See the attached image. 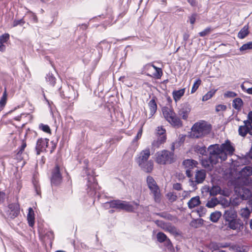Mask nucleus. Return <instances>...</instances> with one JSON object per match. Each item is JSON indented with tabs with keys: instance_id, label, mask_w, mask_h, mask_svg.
Here are the masks:
<instances>
[{
	"instance_id": "nucleus-1",
	"label": "nucleus",
	"mask_w": 252,
	"mask_h": 252,
	"mask_svg": "<svg viewBox=\"0 0 252 252\" xmlns=\"http://www.w3.org/2000/svg\"><path fill=\"white\" fill-rule=\"evenodd\" d=\"M207 150L209 156L202 159V164L206 168H211L214 165L220 161H225V154L222 152L220 144H216L210 145Z\"/></svg>"
},
{
	"instance_id": "nucleus-2",
	"label": "nucleus",
	"mask_w": 252,
	"mask_h": 252,
	"mask_svg": "<svg viewBox=\"0 0 252 252\" xmlns=\"http://www.w3.org/2000/svg\"><path fill=\"white\" fill-rule=\"evenodd\" d=\"M211 129V125L204 121H200L192 126L191 135L195 138L203 137L209 134Z\"/></svg>"
},
{
	"instance_id": "nucleus-3",
	"label": "nucleus",
	"mask_w": 252,
	"mask_h": 252,
	"mask_svg": "<svg viewBox=\"0 0 252 252\" xmlns=\"http://www.w3.org/2000/svg\"><path fill=\"white\" fill-rule=\"evenodd\" d=\"M162 111L164 117L172 126L180 127L182 126V122L176 115L173 109L168 107H163Z\"/></svg>"
},
{
	"instance_id": "nucleus-4",
	"label": "nucleus",
	"mask_w": 252,
	"mask_h": 252,
	"mask_svg": "<svg viewBox=\"0 0 252 252\" xmlns=\"http://www.w3.org/2000/svg\"><path fill=\"white\" fill-rule=\"evenodd\" d=\"M240 175L236 180L237 183L241 185H247L252 189V180L250 177L252 175V167L250 166L244 167L240 171Z\"/></svg>"
},
{
	"instance_id": "nucleus-5",
	"label": "nucleus",
	"mask_w": 252,
	"mask_h": 252,
	"mask_svg": "<svg viewBox=\"0 0 252 252\" xmlns=\"http://www.w3.org/2000/svg\"><path fill=\"white\" fill-rule=\"evenodd\" d=\"M174 154L167 150H162L157 153L156 161L160 164L171 163L174 160Z\"/></svg>"
},
{
	"instance_id": "nucleus-6",
	"label": "nucleus",
	"mask_w": 252,
	"mask_h": 252,
	"mask_svg": "<svg viewBox=\"0 0 252 252\" xmlns=\"http://www.w3.org/2000/svg\"><path fill=\"white\" fill-rule=\"evenodd\" d=\"M147 183L149 189L153 194L154 200L157 202H159L160 200V193L159 187L156 182L151 176H148L147 178Z\"/></svg>"
},
{
	"instance_id": "nucleus-7",
	"label": "nucleus",
	"mask_w": 252,
	"mask_h": 252,
	"mask_svg": "<svg viewBox=\"0 0 252 252\" xmlns=\"http://www.w3.org/2000/svg\"><path fill=\"white\" fill-rule=\"evenodd\" d=\"M107 203L109 204L111 208L124 210L127 212H133L136 209L129 202L125 201L115 200Z\"/></svg>"
},
{
	"instance_id": "nucleus-8",
	"label": "nucleus",
	"mask_w": 252,
	"mask_h": 252,
	"mask_svg": "<svg viewBox=\"0 0 252 252\" xmlns=\"http://www.w3.org/2000/svg\"><path fill=\"white\" fill-rule=\"evenodd\" d=\"M246 186L249 187L247 185H241L240 183H237V181L234 182V191L242 200L248 199L251 195L250 190Z\"/></svg>"
},
{
	"instance_id": "nucleus-9",
	"label": "nucleus",
	"mask_w": 252,
	"mask_h": 252,
	"mask_svg": "<svg viewBox=\"0 0 252 252\" xmlns=\"http://www.w3.org/2000/svg\"><path fill=\"white\" fill-rule=\"evenodd\" d=\"M156 223L163 230L168 232L174 236H180L181 232L171 223L164 222L163 221L157 220Z\"/></svg>"
},
{
	"instance_id": "nucleus-10",
	"label": "nucleus",
	"mask_w": 252,
	"mask_h": 252,
	"mask_svg": "<svg viewBox=\"0 0 252 252\" xmlns=\"http://www.w3.org/2000/svg\"><path fill=\"white\" fill-rule=\"evenodd\" d=\"M63 180L62 175L61 173L60 167L56 165L52 169L51 177V183L53 186H58L61 184Z\"/></svg>"
},
{
	"instance_id": "nucleus-11",
	"label": "nucleus",
	"mask_w": 252,
	"mask_h": 252,
	"mask_svg": "<svg viewBox=\"0 0 252 252\" xmlns=\"http://www.w3.org/2000/svg\"><path fill=\"white\" fill-rule=\"evenodd\" d=\"M227 228L240 232L242 231L244 228V223L240 219L236 218L225 224Z\"/></svg>"
},
{
	"instance_id": "nucleus-12",
	"label": "nucleus",
	"mask_w": 252,
	"mask_h": 252,
	"mask_svg": "<svg viewBox=\"0 0 252 252\" xmlns=\"http://www.w3.org/2000/svg\"><path fill=\"white\" fill-rule=\"evenodd\" d=\"M222 152L225 154V159L228 156H232L235 151V148L229 140H226L224 143L220 145Z\"/></svg>"
},
{
	"instance_id": "nucleus-13",
	"label": "nucleus",
	"mask_w": 252,
	"mask_h": 252,
	"mask_svg": "<svg viewBox=\"0 0 252 252\" xmlns=\"http://www.w3.org/2000/svg\"><path fill=\"white\" fill-rule=\"evenodd\" d=\"M206 175V174L205 170H197L195 175V180L193 181L192 180H190V185L194 188L197 184L202 183L205 179Z\"/></svg>"
},
{
	"instance_id": "nucleus-14",
	"label": "nucleus",
	"mask_w": 252,
	"mask_h": 252,
	"mask_svg": "<svg viewBox=\"0 0 252 252\" xmlns=\"http://www.w3.org/2000/svg\"><path fill=\"white\" fill-rule=\"evenodd\" d=\"M8 217L13 219L17 217L20 213V206L17 203L9 204L8 206Z\"/></svg>"
},
{
	"instance_id": "nucleus-15",
	"label": "nucleus",
	"mask_w": 252,
	"mask_h": 252,
	"mask_svg": "<svg viewBox=\"0 0 252 252\" xmlns=\"http://www.w3.org/2000/svg\"><path fill=\"white\" fill-rule=\"evenodd\" d=\"M197 164V162L193 159H186L183 161V164L186 169V173L188 177L190 178L192 176L191 169L196 167Z\"/></svg>"
},
{
	"instance_id": "nucleus-16",
	"label": "nucleus",
	"mask_w": 252,
	"mask_h": 252,
	"mask_svg": "<svg viewBox=\"0 0 252 252\" xmlns=\"http://www.w3.org/2000/svg\"><path fill=\"white\" fill-rule=\"evenodd\" d=\"M223 218L225 221V224L236 218H237V214L236 211L234 208H229L224 211L223 215Z\"/></svg>"
},
{
	"instance_id": "nucleus-17",
	"label": "nucleus",
	"mask_w": 252,
	"mask_h": 252,
	"mask_svg": "<svg viewBox=\"0 0 252 252\" xmlns=\"http://www.w3.org/2000/svg\"><path fill=\"white\" fill-rule=\"evenodd\" d=\"M48 141L49 139L47 138H40L37 140L35 147L37 155H39L40 152L46 150L48 146Z\"/></svg>"
},
{
	"instance_id": "nucleus-18",
	"label": "nucleus",
	"mask_w": 252,
	"mask_h": 252,
	"mask_svg": "<svg viewBox=\"0 0 252 252\" xmlns=\"http://www.w3.org/2000/svg\"><path fill=\"white\" fill-rule=\"evenodd\" d=\"M150 156V151L149 149H146L142 151L139 154L138 158H136V162L138 165H142L145 162L148 161V159Z\"/></svg>"
},
{
	"instance_id": "nucleus-19",
	"label": "nucleus",
	"mask_w": 252,
	"mask_h": 252,
	"mask_svg": "<svg viewBox=\"0 0 252 252\" xmlns=\"http://www.w3.org/2000/svg\"><path fill=\"white\" fill-rule=\"evenodd\" d=\"M62 87L59 89L61 96L68 98H75V93L72 87L65 86L64 91H61Z\"/></svg>"
},
{
	"instance_id": "nucleus-20",
	"label": "nucleus",
	"mask_w": 252,
	"mask_h": 252,
	"mask_svg": "<svg viewBox=\"0 0 252 252\" xmlns=\"http://www.w3.org/2000/svg\"><path fill=\"white\" fill-rule=\"evenodd\" d=\"M244 125L241 126L239 127L238 132L240 135L245 136L248 133L250 134V131L252 128V125L249 121H244Z\"/></svg>"
},
{
	"instance_id": "nucleus-21",
	"label": "nucleus",
	"mask_w": 252,
	"mask_h": 252,
	"mask_svg": "<svg viewBox=\"0 0 252 252\" xmlns=\"http://www.w3.org/2000/svg\"><path fill=\"white\" fill-rule=\"evenodd\" d=\"M190 111V106L188 103H184L181 105V108L178 111V114L182 118L186 120L188 117V115Z\"/></svg>"
},
{
	"instance_id": "nucleus-22",
	"label": "nucleus",
	"mask_w": 252,
	"mask_h": 252,
	"mask_svg": "<svg viewBox=\"0 0 252 252\" xmlns=\"http://www.w3.org/2000/svg\"><path fill=\"white\" fill-rule=\"evenodd\" d=\"M229 244L227 243L223 244L216 242H211L209 244L208 247L211 250L214 251L219 250L221 248H227L229 247Z\"/></svg>"
},
{
	"instance_id": "nucleus-23",
	"label": "nucleus",
	"mask_w": 252,
	"mask_h": 252,
	"mask_svg": "<svg viewBox=\"0 0 252 252\" xmlns=\"http://www.w3.org/2000/svg\"><path fill=\"white\" fill-rule=\"evenodd\" d=\"M185 88L180 89L179 90H174L172 92L173 99L176 102L180 100L181 97L184 95L185 93Z\"/></svg>"
},
{
	"instance_id": "nucleus-24",
	"label": "nucleus",
	"mask_w": 252,
	"mask_h": 252,
	"mask_svg": "<svg viewBox=\"0 0 252 252\" xmlns=\"http://www.w3.org/2000/svg\"><path fill=\"white\" fill-rule=\"evenodd\" d=\"M153 162L152 160H149L145 162L144 163H143L142 165H139V166L143 171L149 173L153 170Z\"/></svg>"
},
{
	"instance_id": "nucleus-25",
	"label": "nucleus",
	"mask_w": 252,
	"mask_h": 252,
	"mask_svg": "<svg viewBox=\"0 0 252 252\" xmlns=\"http://www.w3.org/2000/svg\"><path fill=\"white\" fill-rule=\"evenodd\" d=\"M157 140H154L152 143V145L155 148H158L160 145L163 144L166 140V135L158 136Z\"/></svg>"
},
{
	"instance_id": "nucleus-26",
	"label": "nucleus",
	"mask_w": 252,
	"mask_h": 252,
	"mask_svg": "<svg viewBox=\"0 0 252 252\" xmlns=\"http://www.w3.org/2000/svg\"><path fill=\"white\" fill-rule=\"evenodd\" d=\"M200 203L199 197L197 196L192 197L188 202V205L189 209H192Z\"/></svg>"
},
{
	"instance_id": "nucleus-27",
	"label": "nucleus",
	"mask_w": 252,
	"mask_h": 252,
	"mask_svg": "<svg viewBox=\"0 0 252 252\" xmlns=\"http://www.w3.org/2000/svg\"><path fill=\"white\" fill-rule=\"evenodd\" d=\"M149 107L150 110V117L154 115L157 110V105L155 99H152L148 103Z\"/></svg>"
},
{
	"instance_id": "nucleus-28",
	"label": "nucleus",
	"mask_w": 252,
	"mask_h": 252,
	"mask_svg": "<svg viewBox=\"0 0 252 252\" xmlns=\"http://www.w3.org/2000/svg\"><path fill=\"white\" fill-rule=\"evenodd\" d=\"M27 220L29 225L31 227H32L34 224V217L33 211L31 208H30L29 209V213L28 214Z\"/></svg>"
},
{
	"instance_id": "nucleus-29",
	"label": "nucleus",
	"mask_w": 252,
	"mask_h": 252,
	"mask_svg": "<svg viewBox=\"0 0 252 252\" xmlns=\"http://www.w3.org/2000/svg\"><path fill=\"white\" fill-rule=\"evenodd\" d=\"M243 104V100L240 98H235L233 100L232 106L236 110H239L241 109Z\"/></svg>"
},
{
	"instance_id": "nucleus-30",
	"label": "nucleus",
	"mask_w": 252,
	"mask_h": 252,
	"mask_svg": "<svg viewBox=\"0 0 252 252\" xmlns=\"http://www.w3.org/2000/svg\"><path fill=\"white\" fill-rule=\"evenodd\" d=\"M249 32L248 26H245L238 32V37L240 39H243L249 34Z\"/></svg>"
},
{
	"instance_id": "nucleus-31",
	"label": "nucleus",
	"mask_w": 252,
	"mask_h": 252,
	"mask_svg": "<svg viewBox=\"0 0 252 252\" xmlns=\"http://www.w3.org/2000/svg\"><path fill=\"white\" fill-rule=\"evenodd\" d=\"M221 216V213L220 211L213 212L210 215V220L213 222H217L219 220Z\"/></svg>"
},
{
	"instance_id": "nucleus-32",
	"label": "nucleus",
	"mask_w": 252,
	"mask_h": 252,
	"mask_svg": "<svg viewBox=\"0 0 252 252\" xmlns=\"http://www.w3.org/2000/svg\"><path fill=\"white\" fill-rule=\"evenodd\" d=\"M97 47L99 50L102 51L103 49L107 50H109L111 46L107 41L103 40L98 43Z\"/></svg>"
},
{
	"instance_id": "nucleus-33",
	"label": "nucleus",
	"mask_w": 252,
	"mask_h": 252,
	"mask_svg": "<svg viewBox=\"0 0 252 252\" xmlns=\"http://www.w3.org/2000/svg\"><path fill=\"white\" fill-rule=\"evenodd\" d=\"M250 214L251 211L247 207L242 208L240 211V216L245 219H248Z\"/></svg>"
},
{
	"instance_id": "nucleus-34",
	"label": "nucleus",
	"mask_w": 252,
	"mask_h": 252,
	"mask_svg": "<svg viewBox=\"0 0 252 252\" xmlns=\"http://www.w3.org/2000/svg\"><path fill=\"white\" fill-rule=\"evenodd\" d=\"M219 203V200L217 198H212L210 200H208L206 203V206L210 208H213L217 205Z\"/></svg>"
},
{
	"instance_id": "nucleus-35",
	"label": "nucleus",
	"mask_w": 252,
	"mask_h": 252,
	"mask_svg": "<svg viewBox=\"0 0 252 252\" xmlns=\"http://www.w3.org/2000/svg\"><path fill=\"white\" fill-rule=\"evenodd\" d=\"M148 66L150 67H152L156 70L155 73H154V75L155 77L158 79L161 77L162 72L161 68L157 67L154 65H148Z\"/></svg>"
},
{
	"instance_id": "nucleus-36",
	"label": "nucleus",
	"mask_w": 252,
	"mask_h": 252,
	"mask_svg": "<svg viewBox=\"0 0 252 252\" xmlns=\"http://www.w3.org/2000/svg\"><path fill=\"white\" fill-rule=\"evenodd\" d=\"M46 80L47 82L53 86L56 83V79L52 74L49 73L47 75Z\"/></svg>"
},
{
	"instance_id": "nucleus-37",
	"label": "nucleus",
	"mask_w": 252,
	"mask_h": 252,
	"mask_svg": "<svg viewBox=\"0 0 252 252\" xmlns=\"http://www.w3.org/2000/svg\"><path fill=\"white\" fill-rule=\"evenodd\" d=\"M157 238L159 242L162 243L167 240V237L164 233L160 232L157 234Z\"/></svg>"
},
{
	"instance_id": "nucleus-38",
	"label": "nucleus",
	"mask_w": 252,
	"mask_h": 252,
	"mask_svg": "<svg viewBox=\"0 0 252 252\" xmlns=\"http://www.w3.org/2000/svg\"><path fill=\"white\" fill-rule=\"evenodd\" d=\"M7 100V94L6 91L3 93L2 96L0 100V107L2 108L6 104Z\"/></svg>"
},
{
	"instance_id": "nucleus-39",
	"label": "nucleus",
	"mask_w": 252,
	"mask_h": 252,
	"mask_svg": "<svg viewBox=\"0 0 252 252\" xmlns=\"http://www.w3.org/2000/svg\"><path fill=\"white\" fill-rule=\"evenodd\" d=\"M195 151L202 155H205L207 153L206 148L205 146H197L195 147Z\"/></svg>"
},
{
	"instance_id": "nucleus-40",
	"label": "nucleus",
	"mask_w": 252,
	"mask_h": 252,
	"mask_svg": "<svg viewBox=\"0 0 252 252\" xmlns=\"http://www.w3.org/2000/svg\"><path fill=\"white\" fill-rule=\"evenodd\" d=\"M216 91H210L205 94L202 97L203 101H207L210 99L215 94Z\"/></svg>"
},
{
	"instance_id": "nucleus-41",
	"label": "nucleus",
	"mask_w": 252,
	"mask_h": 252,
	"mask_svg": "<svg viewBox=\"0 0 252 252\" xmlns=\"http://www.w3.org/2000/svg\"><path fill=\"white\" fill-rule=\"evenodd\" d=\"M201 83V80L200 79H198L194 83L192 87L191 90V93H194L198 88L199 86L200 85Z\"/></svg>"
},
{
	"instance_id": "nucleus-42",
	"label": "nucleus",
	"mask_w": 252,
	"mask_h": 252,
	"mask_svg": "<svg viewBox=\"0 0 252 252\" xmlns=\"http://www.w3.org/2000/svg\"><path fill=\"white\" fill-rule=\"evenodd\" d=\"M252 49V42H249L243 44L240 48V51H243Z\"/></svg>"
},
{
	"instance_id": "nucleus-43",
	"label": "nucleus",
	"mask_w": 252,
	"mask_h": 252,
	"mask_svg": "<svg viewBox=\"0 0 252 252\" xmlns=\"http://www.w3.org/2000/svg\"><path fill=\"white\" fill-rule=\"evenodd\" d=\"M39 128L44 132L49 133H51L50 127L47 125L41 124L39 125Z\"/></svg>"
},
{
	"instance_id": "nucleus-44",
	"label": "nucleus",
	"mask_w": 252,
	"mask_h": 252,
	"mask_svg": "<svg viewBox=\"0 0 252 252\" xmlns=\"http://www.w3.org/2000/svg\"><path fill=\"white\" fill-rule=\"evenodd\" d=\"M25 23V21L24 19H21L20 20H14L13 22V27H15L18 25L23 26Z\"/></svg>"
},
{
	"instance_id": "nucleus-45",
	"label": "nucleus",
	"mask_w": 252,
	"mask_h": 252,
	"mask_svg": "<svg viewBox=\"0 0 252 252\" xmlns=\"http://www.w3.org/2000/svg\"><path fill=\"white\" fill-rule=\"evenodd\" d=\"M9 39V34L5 33L0 36V42L5 43Z\"/></svg>"
},
{
	"instance_id": "nucleus-46",
	"label": "nucleus",
	"mask_w": 252,
	"mask_h": 252,
	"mask_svg": "<svg viewBox=\"0 0 252 252\" xmlns=\"http://www.w3.org/2000/svg\"><path fill=\"white\" fill-rule=\"evenodd\" d=\"M237 94L232 91H227L224 94L225 97L232 98L237 96Z\"/></svg>"
},
{
	"instance_id": "nucleus-47",
	"label": "nucleus",
	"mask_w": 252,
	"mask_h": 252,
	"mask_svg": "<svg viewBox=\"0 0 252 252\" xmlns=\"http://www.w3.org/2000/svg\"><path fill=\"white\" fill-rule=\"evenodd\" d=\"M157 130L158 136L166 135V130L162 126H158Z\"/></svg>"
},
{
	"instance_id": "nucleus-48",
	"label": "nucleus",
	"mask_w": 252,
	"mask_h": 252,
	"mask_svg": "<svg viewBox=\"0 0 252 252\" xmlns=\"http://www.w3.org/2000/svg\"><path fill=\"white\" fill-rule=\"evenodd\" d=\"M211 31V29L210 28H207L204 31L199 32V35L201 37L205 36L209 34L210 33Z\"/></svg>"
},
{
	"instance_id": "nucleus-49",
	"label": "nucleus",
	"mask_w": 252,
	"mask_h": 252,
	"mask_svg": "<svg viewBox=\"0 0 252 252\" xmlns=\"http://www.w3.org/2000/svg\"><path fill=\"white\" fill-rule=\"evenodd\" d=\"M226 109V105L222 104H219L216 106V111L217 112L223 111Z\"/></svg>"
},
{
	"instance_id": "nucleus-50",
	"label": "nucleus",
	"mask_w": 252,
	"mask_h": 252,
	"mask_svg": "<svg viewBox=\"0 0 252 252\" xmlns=\"http://www.w3.org/2000/svg\"><path fill=\"white\" fill-rule=\"evenodd\" d=\"M26 146H27V144H26V142L24 141H23L22 145H21V147L19 148V150L17 152V155L21 154L23 153V152L24 151V150H25Z\"/></svg>"
},
{
	"instance_id": "nucleus-51",
	"label": "nucleus",
	"mask_w": 252,
	"mask_h": 252,
	"mask_svg": "<svg viewBox=\"0 0 252 252\" xmlns=\"http://www.w3.org/2000/svg\"><path fill=\"white\" fill-rule=\"evenodd\" d=\"M142 128L140 129L138 132L137 133L136 136L135 137L134 139L133 140V142H136L142 136Z\"/></svg>"
},
{
	"instance_id": "nucleus-52",
	"label": "nucleus",
	"mask_w": 252,
	"mask_h": 252,
	"mask_svg": "<svg viewBox=\"0 0 252 252\" xmlns=\"http://www.w3.org/2000/svg\"><path fill=\"white\" fill-rule=\"evenodd\" d=\"M197 14L195 13L192 14L189 18L190 23L192 25L194 24L196 17Z\"/></svg>"
},
{
	"instance_id": "nucleus-53",
	"label": "nucleus",
	"mask_w": 252,
	"mask_h": 252,
	"mask_svg": "<svg viewBox=\"0 0 252 252\" xmlns=\"http://www.w3.org/2000/svg\"><path fill=\"white\" fill-rule=\"evenodd\" d=\"M241 88L243 91L246 92L249 94H252V87L246 89L243 85H242Z\"/></svg>"
},
{
	"instance_id": "nucleus-54",
	"label": "nucleus",
	"mask_w": 252,
	"mask_h": 252,
	"mask_svg": "<svg viewBox=\"0 0 252 252\" xmlns=\"http://www.w3.org/2000/svg\"><path fill=\"white\" fill-rule=\"evenodd\" d=\"M173 188L174 189L177 190H182V185L180 183H175L173 185Z\"/></svg>"
},
{
	"instance_id": "nucleus-55",
	"label": "nucleus",
	"mask_w": 252,
	"mask_h": 252,
	"mask_svg": "<svg viewBox=\"0 0 252 252\" xmlns=\"http://www.w3.org/2000/svg\"><path fill=\"white\" fill-rule=\"evenodd\" d=\"M206 211V208L201 207L198 210V213L199 214L200 216H202V215L205 214Z\"/></svg>"
},
{
	"instance_id": "nucleus-56",
	"label": "nucleus",
	"mask_w": 252,
	"mask_h": 252,
	"mask_svg": "<svg viewBox=\"0 0 252 252\" xmlns=\"http://www.w3.org/2000/svg\"><path fill=\"white\" fill-rule=\"evenodd\" d=\"M167 195L169 197V199L173 201L176 200L177 199V196L172 193H168Z\"/></svg>"
},
{
	"instance_id": "nucleus-57",
	"label": "nucleus",
	"mask_w": 252,
	"mask_h": 252,
	"mask_svg": "<svg viewBox=\"0 0 252 252\" xmlns=\"http://www.w3.org/2000/svg\"><path fill=\"white\" fill-rule=\"evenodd\" d=\"M34 189L38 195L40 194V189L39 186L37 184H34Z\"/></svg>"
},
{
	"instance_id": "nucleus-58",
	"label": "nucleus",
	"mask_w": 252,
	"mask_h": 252,
	"mask_svg": "<svg viewBox=\"0 0 252 252\" xmlns=\"http://www.w3.org/2000/svg\"><path fill=\"white\" fill-rule=\"evenodd\" d=\"M164 242H165V244L166 246L168 247V248L171 249V247H172V245L170 239L167 238V240H166Z\"/></svg>"
},
{
	"instance_id": "nucleus-59",
	"label": "nucleus",
	"mask_w": 252,
	"mask_h": 252,
	"mask_svg": "<svg viewBox=\"0 0 252 252\" xmlns=\"http://www.w3.org/2000/svg\"><path fill=\"white\" fill-rule=\"evenodd\" d=\"M248 117V120L247 121H250L251 125H252V111H251L249 113Z\"/></svg>"
},
{
	"instance_id": "nucleus-60",
	"label": "nucleus",
	"mask_w": 252,
	"mask_h": 252,
	"mask_svg": "<svg viewBox=\"0 0 252 252\" xmlns=\"http://www.w3.org/2000/svg\"><path fill=\"white\" fill-rule=\"evenodd\" d=\"M6 47L4 43L0 42V51H4L5 50Z\"/></svg>"
},
{
	"instance_id": "nucleus-61",
	"label": "nucleus",
	"mask_w": 252,
	"mask_h": 252,
	"mask_svg": "<svg viewBox=\"0 0 252 252\" xmlns=\"http://www.w3.org/2000/svg\"><path fill=\"white\" fill-rule=\"evenodd\" d=\"M188 1L190 4L192 6H195L196 5L195 0H188Z\"/></svg>"
},
{
	"instance_id": "nucleus-62",
	"label": "nucleus",
	"mask_w": 252,
	"mask_h": 252,
	"mask_svg": "<svg viewBox=\"0 0 252 252\" xmlns=\"http://www.w3.org/2000/svg\"><path fill=\"white\" fill-rule=\"evenodd\" d=\"M189 35L187 34H185L183 35V39L185 41H187L189 38Z\"/></svg>"
},
{
	"instance_id": "nucleus-63",
	"label": "nucleus",
	"mask_w": 252,
	"mask_h": 252,
	"mask_svg": "<svg viewBox=\"0 0 252 252\" xmlns=\"http://www.w3.org/2000/svg\"><path fill=\"white\" fill-rule=\"evenodd\" d=\"M55 148H56V145L53 143L52 150H51L50 153H52L53 152V151L55 150Z\"/></svg>"
},
{
	"instance_id": "nucleus-64",
	"label": "nucleus",
	"mask_w": 252,
	"mask_h": 252,
	"mask_svg": "<svg viewBox=\"0 0 252 252\" xmlns=\"http://www.w3.org/2000/svg\"><path fill=\"white\" fill-rule=\"evenodd\" d=\"M250 226L251 229H252V219L250 220Z\"/></svg>"
}]
</instances>
